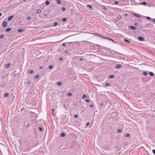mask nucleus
I'll list each match as a JSON object with an SVG mask.
<instances>
[{"instance_id": "11", "label": "nucleus", "mask_w": 155, "mask_h": 155, "mask_svg": "<svg viewBox=\"0 0 155 155\" xmlns=\"http://www.w3.org/2000/svg\"><path fill=\"white\" fill-rule=\"evenodd\" d=\"M39 74H38V75H37L36 76H34V79H37V78H38V77H39Z\"/></svg>"}, {"instance_id": "48", "label": "nucleus", "mask_w": 155, "mask_h": 155, "mask_svg": "<svg viewBox=\"0 0 155 155\" xmlns=\"http://www.w3.org/2000/svg\"><path fill=\"white\" fill-rule=\"evenodd\" d=\"M31 84V82L30 81H28L27 83V84Z\"/></svg>"}, {"instance_id": "51", "label": "nucleus", "mask_w": 155, "mask_h": 155, "mask_svg": "<svg viewBox=\"0 0 155 155\" xmlns=\"http://www.w3.org/2000/svg\"><path fill=\"white\" fill-rule=\"evenodd\" d=\"M152 20L153 21V22H155V19H152Z\"/></svg>"}, {"instance_id": "5", "label": "nucleus", "mask_w": 155, "mask_h": 155, "mask_svg": "<svg viewBox=\"0 0 155 155\" xmlns=\"http://www.w3.org/2000/svg\"><path fill=\"white\" fill-rule=\"evenodd\" d=\"M14 16L13 15H12L11 16H10L9 17L8 19V21H11L12 19L13 18Z\"/></svg>"}, {"instance_id": "38", "label": "nucleus", "mask_w": 155, "mask_h": 155, "mask_svg": "<svg viewBox=\"0 0 155 155\" xmlns=\"http://www.w3.org/2000/svg\"><path fill=\"white\" fill-rule=\"evenodd\" d=\"M74 117L75 118H77L78 117V115L77 114H75L74 115Z\"/></svg>"}, {"instance_id": "28", "label": "nucleus", "mask_w": 155, "mask_h": 155, "mask_svg": "<svg viewBox=\"0 0 155 155\" xmlns=\"http://www.w3.org/2000/svg\"><path fill=\"white\" fill-rule=\"evenodd\" d=\"M41 12V10H40V9L38 10L37 11V12L38 13H40Z\"/></svg>"}, {"instance_id": "20", "label": "nucleus", "mask_w": 155, "mask_h": 155, "mask_svg": "<svg viewBox=\"0 0 155 155\" xmlns=\"http://www.w3.org/2000/svg\"><path fill=\"white\" fill-rule=\"evenodd\" d=\"M24 29H22V28H19L18 30V31L19 32H21Z\"/></svg>"}, {"instance_id": "9", "label": "nucleus", "mask_w": 155, "mask_h": 155, "mask_svg": "<svg viewBox=\"0 0 155 155\" xmlns=\"http://www.w3.org/2000/svg\"><path fill=\"white\" fill-rule=\"evenodd\" d=\"M87 7L89 8L90 10H92V6L89 5H87Z\"/></svg>"}, {"instance_id": "12", "label": "nucleus", "mask_w": 155, "mask_h": 155, "mask_svg": "<svg viewBox=\"0 0 155 155\" xmlns=\"http://www.w3.org/2000/svg\"><path fill=\"white\" fill-rule=\"evenodd\" d=\"M108 39L110 40V41H113L114 43H116L117 42H116L115 41H114V40L113 39H112V38H108Z\"/></svg>"}, {"instance_id": "37", "label": "nucleus", "mask_w": 155, "mask_h": 155, "mask_svg": "<svg viewBox=\"0 0 155 155\" xmlns=\"http://www.w3.org/2000/svg\"><path fill=\"white\" fill-rule=\"evenodd\" d=\"M86 97V95L85 94H84L83 96H82V98H85Z\"/></svg>"}, {"instance_id": "41", "label": "nucleus", "mask_w": 155, "mask_h": 155, "mask_svg": "<svg viewBox=\"0 0 155 155\" xmlns=\"http://www.w3.org/2000/svg\"><path fill=\"white\" fill-rule=\"evenodd\" d=\"M31 19V18L30 16H28L27 17V19L28 20H30Z\"/></svg>"}, {"instance_id": "50", "label": "nucleus", "mask_w": 155, "mask_h": 155, "mask_svg": "<svg viewBox=\"0 0 155 155\" xmlns=\"http://www.w3.org/2000/svg\"><path fill=\"white\" fill-rule=\"evenodd\" d=\"M153 152L154 154H155V150H153Z\"/></svg>"}, {"instance_id": "10", "label": "nucleus", "mask_w": 155, "mask_h": 155, "mask_svg": "<svg viewBox=\"0 0 155 155\" xmlns=\"http://www.w3.org/2000/svg\"><path fill=\"white\" fill-rule=\"evenodd\" d=\"M65 134L64 133H61L60 135V136L61 137H64L65 136Z\"/></svg>"}, {"instance_id": "59", "label": "nucleus", "mask_w": 155, "mask_h": 155, "mask_svg": "<svg viewBox=\"0 0 155 155\" xmlns=\"http://www.w3.org/2000/svg\"><path fill=\"white\" fill-rule=\"evenodd\" d=\"M29 127V125L27 124V126H26V127Z\"/></svg>"}, {"instance_id": "23", "label": "nucleus", "mask_w": 155, "mask_h": 155, "mask_svg": "<svg viewBox=\"0 0 155 155\" xmlns=\"http://www.w3.org/2000/svg\"><path fill=\"white\" fill-rule=\"evenodd\" d=\"M130 136V134H125V136L126 137H129Z\"/></svg>"}, {"instance_id": "31", "label": "nucleus", "mask_w": 155, "mask_h": 155, "mask_svg": "<svg viewBox=\"0 0 155 155\" xmlns=\"http://www.w3.org/2000/svg\"><path fill=\"white\" fill-rule=\"evenodd\" d=\"M39 130L40 131H41L42 130V127H39Z\"/></svg>"}, {"instance_id": "34", "label": "nucleus", "mask_w": 155, "mask_h": 155, "mask_svg": "<svg viewBox=\"0 0 155 155\" xmlns=\"http://www.w3.org/2000/svg\"><path fill=\"white\" fill-rule=\"evenodd\" d=\"M101 37H102L104 39H108V37H104V36H103L102 35V36H101Z\"/></svg>"}, {"instance_id": "15", "label": "nucleus", "mask_w": 155, "mask_h": 155, "mask_svg": "<svg viewBox=\"0 0 155 155\" xmlns=\"http://www.w3.org/2000/svg\"><path fill=\"white\" fill-rule=\"evenodd\" d=\"M33 71L31 70H29L28 71V73L29 74H32L33 73Z\"/></svg>"}, {"instance_id": "33", "label": "nucleus", "mask_w": 155, "mask_h": 155, "mask_svg": "<svg viewBox=\"0 0 155 155\" xmlns=\"http://www.w3.org/2000/svg\"><path fill=\"white\" fill-rule=\"evenodd\" d=\"M134 15L137 17H139V16L137 14H134Z\"/></svg>"}, {"instance_id": "36", "label": "nucleus", "mask_w": 155, "mask_h": 155, "mask_svg": "<svg viewBox=\"0 0 155 155\" xmlns=\"http://www.w3.org/2000/svg\"><path fill=\"white\" fill-rule=\"evenodd\" d=\"M65 9H66V8H64V7H62V11H65Z\"/></svg>"}, {"instance_id": "30", "label": "nucleus", "mask_w": 155, "mask_h": 155, "mask_svg": "<svg viewBox=\"0 0 155 155\" xmlns=\"http://www.w3.org/2000/svg\"><path fill=\"white\" fill-rule=\"evenodd\" d=\"M48 68L49 69H52L53 68V66L52 65H50L48 67Z\"/></svg>"}, {"instance_id": "27", "label": "nucleus", "mask_w": 155, "mask_h": 155, "mask_svg": "<svg viewBox=\"0 0 155 155\" xmlns=\"http://www.w3.org/2000/svg\"><path fill=\"white\" fill-rule=\"evenodd\" d=\"M140 4L143 5H147V3L146 2H144L142 3H140Z\"/></svg>"}, {"instance_id": "46", "label": "nucleus", "mask_w": 155, "mask_h": 155, "mask_svg": "<svg viewBox=\"0 0 155 155\" xmlns=\"http://www.w3.org/2000/svg\"><path fill=\"white\" fill-rule=\"evenodd\" d=\"M39 69H43V67H42V66H41V67H39Z\"/></svg>"}, {"instance_id": "21", "label": "nucleus", "mask_w": 155, "mask_h": 155, "mask_svg": "<svg viewBox=\"0 0 155 155\" xmlns=\"http://www.w3.org/2000/svg\"><path fill=\"white\" fill-rule=\"evenodd\" d=\"M58 24V22H55V23H54L53 24V26H56Z\"/></svg>"}, {"instance_id": "14", "label": "nucleus", "mask_w": 155, "mask_h": 155, "mask_svg": "<svg viewBox=\"0 0 155 155\" xmlns=\"http://www.w3.org/2000/svg\"><path fill=\"white\" fill-rule=\"evenodd\" d=\"M149 74L150 76H153L154 75V74L153 73L151 72H149Z\"/></svg>"}, {"instance_id": "4", "label": "nucleus", "mask_w": 155, "mask_h": 155, "mask_svg": "<svg viewBox=\"0 0 155 155\" xmlns=\"http://www.w3.org/2000/svg\"><path fill=\"white\" fill-rule=\"evenodd\" d=\"M138 39L140 41H142L144 40V39L142 37L139 36L138 37Z\"/></svg>"}, {"instance_id": "49", "label": "nucleus", "mask_w": 155, "mask_h": 155, "mask_svg": "<svg viewBox=\"0 0 155 155\" xmlns=\"http://www.w3.org/2000/svg\"><path fill=\"white\" fill-rule=\"evenodd\" d=\"M134 25L137 26L138 25V24L137 23H135V24H134Z\"/></svg>"}, {"instance_id": "58", "label": "nucleus", "mask_w": 155, "mask_h": 155, "mask_svg": "<svg viewBox=\"0 0 155 155\" xmlns=\"http://www.w3.org/2000/svg\"><path fill=\"white\" fill-rule=\"evenodd\" d=\"M125 16H127V14H125Z\"/></svg>"}, {"instance_id": "29", "label": "nucleus", "mask_w": 155, "mask_h": 155, "mask_svg": "<svg viewBox=\"0 0 155 155\" xmlns=\"http://www.w3.org/2000/svg\"><path fill=\"white\" fill-rule=\"evenodd\" d=\"M110 85V84L109 83H106L104 85L106 87Z\"/></svg>"}, {"instance_id": "53", "label": "nucleus", "mask_w": 155, "mask_h": 155, "mask_svg": "<svg viewBox=\"0 0 155 155\" xmlns=\"http://www.w3.org/2000/svg\"><path fill=\"white\" fill-rule=\"evenodd\" d=\"M83 60V59L82 58H80L79 59L80 61H82Z\"/></svg>"}, {"instance_id": "8", "label": "nucleus", "mask_w": 155, "mask_h": 155, "mask_svg": "<svg viewBox=\"0 0 155 155\" xmlns=\"http://www.w3.org/2000/svg\"><path fill=\"white\" fill-rule=\"evenodd\" d=\"M9 94V93H7L4 95V97H7L8 96Z\"/></svg>"}, {"instance_id": "26", "label": "nucleus", "mask_w": 155, "mask_h": 155, "mask_svg": "<svg viewBox=\"0 0 155 155\" xmlns=\"http://www.w3.org/2000/svg\"><path fill=\"white\" fill-rule=\"evenodd\" d=\"M122 131V130H121L120 129H117V132H118V133H120Z\"/></svg>"}, {"instance_id": "6", "label": "nucleus", "mask_w": 155, "mask_h": 155, "mask_svg": "<svg viewBox=\"0 0 155 155\" xmlns=\"http://www.w3.org/2000/svg\"><path fill=\"white\" fill-rule=\"evenodd\" d=\"M11 66V64L10 63H8L5 65V68H8Z\"/></svg>"}, {"instance_id": "16", "label": "nucleus", "mask_w": 155, "mask_h": 155, "mask_svg": "<svg viewBox=\"0 0 155 155\" xmlns=\"http://www.w3.org/2000/svg\"><path fill=\"white\" fill-rule=\"evenodd\" d=\"M94 34L97 36H98L99 37H101L102 36V35L97 33H94Z\"/></svg>"}, {"instance_id": "17", "label": "nucleus", "mask_w": 155, "mask_h": 155, "mask_svg": "<svg viewBox=\"0 0 155 155\" xmlns=\"http://www.w3.org/2000/svg\"><path fill=\"white\" fill-rule=\"evenodd\" d=\"M45 4L46 5H48L49 3H50V2H49L48 1H46V2H45Z\"/></svg>"}, {"instance_id": "1", "label": "nucleus", "mask_w": 155, "mask_h": 155, "mask_svg": "<svg viewBox=\"0 0 155 155\" xmlns=\"http://www.w3.org/2000/svg\"><path fill=\"white\" fill-rule=\"evenodd\" d=\"M2 25L4 28L7 27V22L6 21H4L2 23Z\"/></svg>"}, {"instance_id": "3", "label": "nucleus", "mask_w": 155, "mask_h": 155, "mask_svg": "<svg viewBox=\"0 0 155 155\" xmlns=\"http://www.w3.org/2000/svg\"><path fill=\"white\" fill-rule=\"evenodd\" d=\"M129 28L131 30H135L137 29V27L133 26H130L129 27Z\"/></svg>"}, {"instance_id": "60", "label": "nucleus", "mask_w": 155, "mask_h": 155, "mask_svg": "<svg viewBox=\"0 0 155 155\" xmlns=\"http://www.w3.org/2000/svg\"><path fill=\"white\" fill-rule=\"evenodd\" d=\"M104 9H105V10H106V8H104Z\"/></svg>"}, {"instance_id": "2", "label": "nucleus", "mask_w": 155, "mask_h": 155, "mask_svg": "<svg viewBox=\"0 0 155 155\" xmlns=\"http://www.w3.org/2000/svg\"><path fill=\"white\" fill-rule=\"evenodd\" d=\"M122 65L120 64L116 65L115 66V68H119L122 67Z\"/></svg>"}, {"instance_id": "35", "label": "nucleus", "mask_w": 155, "mask_h": 155, "mask_svg": "<svg viewBox=\"0 0 155 155\" xmlns=\"http://www.w3.org/2000/svg\"><path fill=\"white\" fill-rule=\"evenodd\" d=\"M118 18V19H120L121 18V16L120 15H118L117 17Z\"/></svg>"}, {"instance_id": "19", "label": "nucleus", "mask_w": 155, "mask_h": 155, "mask_svg": "<svg viewBox=\"0 0 155 155\" xmlns=\"http://www.w3.org/2000/svg\"><path fill=\"white\" fill-rule=\"evenodd\" d=\"M67 95L68 96H71L72 95V94L70 92H68L67 94Z\"/></svg>"}, {"instance_id": "42", "label": "nucleus", "mask_w": 155, "mask_h": 155, "mask_svg": "<svg viewBox=\"0 0 155 155\" xmlns=\"http://www.w3.org/2000/svg\"><path fill=\"white\" fill-rule=\"evenodd\" d=\"M90 125V123L87 122L86 124V126H89Z\"/></svg>"}, {"instance_id": "45", "label": "nucleus", "mask_w": 155, "mask_h": 155, "mask_svg": "<svg viewBox=\"0 0 155 155\" xmlns=\"http://www.w3.org/2000/svg\"><path fill=\"white\" fill-rule=\"evenodd\" d=\"M114 3H115V4L117 5L118 3V2L117 1H115L114 2Z\"/></svg>"}, {"instance_id": "39", "label": "nucleus", "mask_w": 155, "mask_h": 155, "mask_svg": "<svg viewBox=\"0 0 155 155\" xmlns=\"http://www.w3.org/2000/svg\"><path fill=\"white\" fill-rule=\"evenodd\" d=\"M61 82H58L57 84L58 85H61Z\"/></svg>"}, {"instance_id": "22", "label": "nucleus", "mask_w": 155, "mask_h": 155, "mask_svg": "<svg viewBox=\"0 0 155 155\" xmlns=\"http://www.w3.org/2000/svg\"><path fill=\"white\" fill-rule=\"evenodd\" d=\"M67 19L66 18H64L62 19L63 21H67Z\"/></svg>"}, {"instance_id": "44", "label": "nucleus", "mask_w": 155, "mask_h": 155, "mask_svg": "<svg viewBox=\"0 0 155 155\" xmlns=\"http://www.w3.org/2000/svg\"><path fill=\"white\" fill-rule=\"evenodd\" d=\"M85 101L87 102H89V101L88 99H86Z\"/></svg>"}, {"instance_id": "40", "label": "nucleus", "mask_w": 155, "mask_h": 155, "mask_svg": "<svg viewBox=\"0 0 155 155\" xmlns=\"http://www.w3.org/2000/svg\"><path fill=\"white\" fill-rule=\"evenodd\" d=\"M62 45L63 46H66V44L65 43H63L62 44Z\"/></svg>"}, {"instance_id": "57", "label": "nucleus", "mask_w": 155, "mask_h": 155, "mask_svg": "<svg viewBox=\"0 0 155 155\" xmlns=\"http://www.w3.org/2000/svg\"><path fill=\"white\" fill-rule=\"evenodd\" d=\"M52 111L53 112L54 111V109H53L52 110Z\"/></svg>"}, {"instance_id": "25", "label": "nucleus", "mask_w": 155, "mask_h": 155, "mask_svg": "<svg viewBox=\"0 0 155 155\" xmlns=\"http://www.w3.org/2000/svg\"><path fill=\"white\" fill-rule=\"evenodd\" d=\"M114 75H110L109 77V78H114Z\"/></svg>"}, {"instance_id": "54", "label": "nucleus", "mask_w": 155, "mask_h": 155, "mask_svg": "<svg viewBox=\"0 0 155 155\" xmlns=\"http://www.w3.org/2000/svg\"><path fill=\"white\" fill-rule=\"evenodd\" d=\"M65 52L66 53H68V51H65Z\"/></svg>"}, {"instance_id": "47", "label": "nucleus", "mask_w": 155, "mask_h": 155, "mask_svg": "<svg viewBox=\"0 0 155 155\" xmlns=\"http://www.w3.org/2000/svg\"><path fill=\"white\" fill-rule=\"evenodd\" d=\"M101 106H103L104 105V104L103 103H101Z\"/></svg>"}, {"instance_id": "7", "label": "nucleus", "mask_w": 155, "mask_h": 155, "mask_svg": "<svg viewBox=\"0 0 155 155\" xmlns=\"http://www.w3.org/2000/svg\"><path fill=\"white\" fill-rule=\"evenodd\" d=\"M12 29L11 28H8L5 30L6 32H8L11 30Z\"/></svg>"}, {"instance_id": "18", "label": "nucleus", "mask_w": 155, "mask_h": 155, "mask_svg": "<svg viewBox=\"0 0 155 155\" xmlns=\"http://www.w3.org/2000/svg\"><path fill=\"white\" fill-rule=\"evenodd\" d=\"M124 41L126 42H128L129 43H130V41L127 40L126 39H124Z\"/></svg>"}, {"instance_id": "24", "label": "nucleus", "mask_w": 155, "mask_h": 155, "mask_svg": "<svg viewBox=\"0 0 155 155\" xmlns=\"http://www.w3.org/2000/svg\"><path fill=\"white\" fill-rule=\"evenodd\" d=\"M57 2L59 4H61V2L60 0H57Z\"/></svg>"}, {"instance_id": "32", "label": "nucleus", "mask_w": 155, "mask_h": 155, "mask_svg": "<svg viewBox=\"0 0 155 155\" xmlns=\"http://www.w3.org/2000/svg\"><path fill=\"white\" fill-rule=\"evenodd\" d=\"M4 37V35H0V38H2Z\"/></svg>"}, {"instance_id": "43", "label": "nucleus", "mask_w": 155, "mask_h": 155, "mask_svg": "<svg viewBox=\"0 0 155 155\" xmlns=\"http://www.w3.org/2000/svg\"><path fill=\"white\" fill-rule=\"evenodd\" d=\"M147 18L148 20H150L151 19V18L149 17H147Z\"/></svg>"}, {"instance_id": "55", "label": "nucleus", "mask_w": 155, "mask_h": 155, "mask_svg": "<svg viewBox=\"0 0 155 155\" xmlns=\"http://www.w3.org/2000/svg\"><path fill=\"white\" fill-rule=\"evenodd\" d=\"M2 15V14L0 12V17Z\"/></svg>"}, {"instance_id": "13", "label": "nucleus", "mask_w": 155, "mask_h": 155, "mask_svg": "<svg viewBox=\"0 0 155 155\" xmlns=\"http://www.w3.org/2000/svg\"><path fill=\"white\" fill-rule=\"evenodd\" d=\"M142 74H143V75H144L145 76H146L148 74L146 72H143Z\"/></svg>"}, {"instance_id": "52", "label": "nucleus", "mask_w": 155, "mask_h": 155, "mask_svg": "<svg viewBox=\"0 0 155 155\" xmlns=\"http://www.w3.org/2000/svg\"><path fill=\"white\" fill-rule=\"evenodd\" d=\"M89 106L90 107H93V105L92 104H90V105H89Z\"/></svg>"}, {"instance_id": "56", "label": "nucleus", "mask_w": 155, "mask_h": 155, "mask_svg": "<svg viewBox=\"0 0 155 155\" xmlns=\"http://www.w3.org/2000/svg\"><path fill=\"white\" fill-rule=\"evenodd\" d=\"M62 58H59V60H60V61H61V60H62Z\"/></svg>"}]
</instances>
